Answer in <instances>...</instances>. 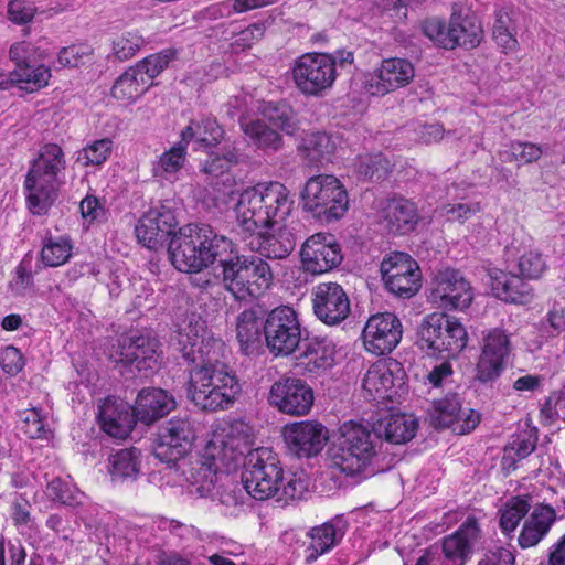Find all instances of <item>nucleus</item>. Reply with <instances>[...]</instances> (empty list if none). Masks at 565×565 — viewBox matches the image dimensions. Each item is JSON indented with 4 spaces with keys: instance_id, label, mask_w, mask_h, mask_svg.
Wrapping results in <instances>:
<instances>
[{
    "instance_id": "nucleus-7",
    "label": "nucleus",
    "mask_w": 565,
    "mask_h": 565,
    "mask_svg": "<svg viewBox=\"0 0 565 565\" xmlns=\"http://www.w3.org/2000/svg\"><path fill=\"white\" fill-rule=\"evenodd\" d=\"M467 341V331L457 318L431 313L420 326L417 345L429 356L451 359L466 348Z\"/></svg>"
},
{
    "instance_id": "nucleus-9",
    "label": "nucleus",
    "mask_w": 565,
    "mask_h": 565,
    "mask_svg": "<svg viewBox=\"0 0 565 565\" xmlns=\"http://www.w3.org/2000/svg\"><path fill=\"white\" fill-rule=\"evenodd\" d=\"M264 119H256L243 126L244 134L258 149L268 152L282 147L280 129L292 135L298 129L295 111L286 104H267L263 109Z\"/></svg>"
},
{
    "instance_id": "nucleus-29",
    "label": "nucleus",
    "mask_w": 565,
    "mask_h": 565,
    "mask_svg": "<svg viewBox=\"0 0 565 565\" xmlns=\"http://www.w3.org/2000/svg\"><path fill=\"white\" fill-rule=\"evenodd\" d=\"M118 354L119 362L135 365L139 372L153 370L158 364L157 343L149 337L124 338Z\"/></svg>"
},
{
    "instance_id": "nucleus-39",
    "label": "nucleus",
    "mask_w": 565,
    "mask_h": 565,
    "mask_svg": "<svg viewBox=\"0 0 565 565\" xmlns=\"http://www.w3.org/2000/svg\"><path fill=\"white\" fill-rule=\"evenodd\" d=\"M308 536L310 543L306 548V563L310 564L338 545L343 537V532L332 523L326 522L312 527L308 532Z\"/></svg>"
},
{
    "instance_id": "nucleus-42",
    "label": "nucleus",
    "mask_w": 565,
    "mask_h": 565,
    "mask_svg": "<svg viewBox=\"0 0 565 565\" xmlns=\"http://www.w3.org/2000/svg\"><path fill=\"white\" fill-rule=\"evenodd\" d=\"M148 77L138 74V70L129 67L111 87V95L122 102H134L148 89Z\"/></svg>"
},
{
    "instance_id": "nucleus-38",
    "label": "nucleus",
    "mask_w": 565,
    "mask_h": 565,
    "mask_svg": "<svg viewBox=\"0 0 565 565\" xmlns=\"http://www.w3.org/2000/svg\"><path fill=\"white\" fill-rule=\"evenodd\" d=\"M555 520V512L551 507L535 508L529 520L525 521L519 535V544L524 547L536 545L548 532Z\"/></svg>"
},
{
    "instance_id": "nucleus-58",
    "label": "nucleus",
    "mask_w": 565,
    "mask_h": 565,
    "mask_svg": "<svg viewBox=\"0 0 565 565\" xmlns=\"http://www.w3.org/2000/svg\"><path fill=\"white\" fill-rule=\"evenodd\" d=\"M169 62L170 55L162 52L143 58L134 67L135 70H138V74H141L143 78L148 77V87H150L153 78L168 66Z\"/></svg>"
},
{
    "instance_id": "nucleus-32",
    "label": "nucleus",
    "mask_w": 565,
    "mask_h": 565,
    "mask_svg": "<svg viewBox=\"0 0 565 565\" xmlns=\"http://www.w3.org/2000/svg\"><path fill=\"white\" fill-rule=\"evenodd\" d=\"M381 217L390 232L402 235L412 232L418 222L415 204L404 198L387 200L381 211Z\"/></svg>"
},
{
    "instance_id": "nucleus-12",
    "label": "nucleus",
    "mask_w": 565,
    "mask_h": 565,
    "mask_svg": "<svg viewBox=\"0 0 565 565\" xmlns=\"http://www.w3.org/2000/svg\"><path fill=\"white\" fill-rule=\"evenodd\" d=\"M263 329L266 344L275 354L288 355L299 345L301 327L296 311L290 307L280 306L271 310Z\"/></svg>"
},
{
    "instance_id": "nucleus-52",
    "label": "nucleus",
    "mask_w": 565,
    "mask_h": 565,
    "mask_svg": "<svg viewBox=\"0 0 565 565\" xmlns=\"http://www.w3.org/2000/svg\"><path fill=\"white\" fill-rule=\"evenodd\" d=\"M145 41L136 31H125L113 40V54L119 61H126L135 56Z\"/></svg>"
},
{
    "instance_id": "nucleus-3",
    "label": "nucleus",
    "mask_w": 565,
    "mask_h": 565,
    "mask_svg": "<svg viewBox=\"0 0 565 565\" xmlns=\"http://www.w3.org/2000/svg\"><path fill=\"white\" fill-rule=\"evenodd\" d=\"M210 354L191 371L188 395L191 401L206 412H215L232 406L241 392L234 372L221 361L225 352L224 342H213Z\"/></svg>"
},
{
    "instance_id": "nucleus-54",
    "label": "nucleus",
    "mask_w": 565,
    "mask_h": 565,
    "mask_svg": "<svg viewBox=\"0 0 565 565\" xmlns=\"http://www.w3.org/2000/svg\"><path fill=\"white\" fill-rule=\"evenodd\" d=\"M111 151V139L103 138L83 148L78 153L77 160L84 166H100L109 158Z\"/></svg>"
},
{
    "instance_id": "nucleus-10",
    "label": "nucleus",
    "mask_w": 565,
    "mask_h": 565,
    "mask_svg": "<svg viewBox=\"0 0 565 565\" xmlns=\"http://www.w3.org/2000/svg\"><path fill=\"white\" fill-rule=\"evenodd\" d=\"M337 76L335 57L328 53H306L295 61L292 67L294 83L307 97L324 96Z\"/></svg>"
},
{
    "instance_id": "nucleus-1",
    "label": "nucleus",
    "mask_w": 565,
    "mask_h": 565,
    "mask_svg": "<svg viewBox=\"0 0 565 565\" xmlns=\"http://www.w3.org/2000/svg\"><path fill=\"white\" fill-rule=\"evenodd\" d=\"M254 443L253 427L243 420H234L226 428L214 433L204 449V462L194 476L196 494H209L222 475L227 476L239 466L244 452Z\"/></svg>"
},
{
    "instance_id": "nucleus-23",
    "label": "nucleus",
    "mask_w": 565,
    "mask_h": 565,
    "mask_svg": "<svg viewBox=\"0 0 565 565\" xmlns=\"http://www.w3.org/2000/svg\"><path fill=\"white\" fill-rule=\"evenodd\" d=\"M312 308L324 324L338 326L350 313V299L341 285L320 282L312 288Z\"/></svg>"
},
{
    "instance_id": "nucleus-24",
    "label": "nucleus",
    "mask_w": 565,
    "mask_h": 565,
    "mask_svg": "<svg viewBox=\"0 0 565 565\" xmlns=\"http://www.w3.org/2000/svg\"><path fill=\"white\" fill-rule=\"evenodd\" d=\"M177 225L172 210L163 204L150 207L138 221L135 233L139 243L149 249L162 247L173 236Z\"/></svg>"
},
{
    "instance_id": "nucleus-62",
    "label": "nucleus",
    "mask_w": 565,
    "mask_h": 565,
    "mask_svg": "<svg viewBox=\"0 0 565 565\" xmlns=\"http://www.w3.org/2000/svg\"><path fill=\"white\" fill-rule=\"evenodd\" d=\"M0 365L7 374L17 375L24 366L23 355L17 348L6 347L0 351Z\"/></svg>"
},
{
    "instance_id": "nucleus-57",
    "label": "nucleus",
    "mask_w": 565,
    "mask_h": 565,
    "mask_svg": "<svg viewBox=\"0 0 565 565\" xmlns=\"http://www.w3.org/2000/svg\"><path fill=\"white\" fill-rule=\"evenodd\" d=\"M535 449V444L529 438L518 436L504 448L502 466L504 469L513 468L516 460L527 457Z\"/></svg>"
},
{
    "instance_id": "nucleus-47",
    "label": "nucleus",
    "mask_w": 565,
    "mask_h": 565,
    "mask_svg": "<svg viewBox=\"0 0 565 565\" xmlns=\"http://www.w3.org/2000/svg\"><path fill=\"white\" fill-rule=\"evenodd\" d=\"M140 451L136 448L121 449L109 459V472L114 480L135 477L138 472Z\"/></svg>"
},
{
    "instance_id": "nucleus-64",
    "label": "nucleus",
    "mask_w": 565,
    "mask_h": 565,
    "mask_svg": "<svg viewBox=\"0 0 565 565\" xmlns=\"http://www.w3.org/2000/svg\"><path fill=\"white\" fill-rule=\"evenodd\" d=\"M238 157L234 151H228L223 157H214L211 160L206 161L203 171L206 174H211L214 177L222 175L225 171H227L231 164L237 163Z\"/></svg>"
},
{
    "instance_id": "nucleus-27",
    "label": "nucleus",
    "mask_w": 565,
    "mask_h": 565,
    "mask_svg": "<svg viewBox=\"0 0 565 565\" xmlns=\"http://www.w3.org/2000/svg\"><path fill=\"white\" fill-rule=\"evenodd\" d=\"M480 539L477 520L468 518L455 533L443 539L441 550L447 565H463Z\"/></svg>"
},
{
    "instance_id": "nucleus-25",
    "label": "nucleus",
    "mask_w": 565,
    "mask_h": 565,
    "mask_svg": "<svg viewBox=\"0 0 565 565\" xmlns=\"http://www.w3.org/2000/svg\"><path fill=\"white\" fill-rule=\"evenodd\" d=\"M284 439L290 454L298 458H309L323 449L328 430L319 422L301 420L284 427Z\"/></svg>"
},
{
    "instance_id": "nucleus-36",
    "label": "nucleus",
    "mask_w": 565,
    "mask_h": 565,
    "mask_svg": "<svg viewBox=\"0 0 565 565\" xmlns=\"http://www.w3.org/2000/svg\"><path fill=\"white\" fill-rule=\"evenodd\" d=\"M245 255L234 256L220 262L221 278L223 288L230 292L236 300L248 301L247 285L245 278Z\"/></svg>"
},
{
    "instance_id": "nucleus-51",
    "label": "nucleus",
    "mask_w": 565,
    "mask_h": 565,
    "mask_svg": "<svg viewBox=\"0 0 565 565\" xmlns=\"http://www.w3.org/2000/svg\"><path fill=\"white\" fill-rule=\"evenodd\" d=\"M263 324L252 310H245L238 316L236 326L237 340L244 350L259 339Z\"/></svg>"
},
{
    "instance_id": "nucleus-48",
    "label": "nucleus",
    "mask_w": 565,
    "mask_h": 565,
    "mask_svg": "<svg viewBox=\"0 0 565 565\" xmlns=\"http://www.w3.org/2000/svg\"><path fill=\"white\" fill-rule=\"evenodd\" d=\"M530 508L531 503L522 497H511L499 511L501 530L507 534L513 532Z\"/></svg>"
},
{
    "instance_id": "nucleus-17",
    "label": "nucleus",
    "mask_w": 565,
    "mask_h": 565,
    "mask_svg": "<svg viewBox=\"0 0 565 565\" xmlns=\"http://www.w3.org/2000/svg\"><path fill=\"white\" fill-rule=\"evenodd\" d=\"M213 342L222 341L206 337L205 322L201 317L191 313L178 324L174 344L188 363L195 365L206 360Z\"/></svg>"
},
{
    "instance_id": "nucleus-43",
    "label": "nucleus",
    "mask_w": 565,
    "mask_h": 565,
    "mask_svg": "<svg viewBox=\"0 0 565 565\" xmlns=\"http://www.w3.org/2000/svg\"><path fill=\"white\" fill-rule=\"evenodd\" d=\"M301 150L312 164L328 162L335 150V141L324 132H310L302 139Z\"/></svg>"
},
{
    "instance_id": "nucleus-55",
    "label": "nucleus",
    "mask_w": 565,
    "mask_h": 565,
    "mask_svg": "<svg viewBox=\"0 0 565 565\" xmlns=\"http://www.w3.org/2000/svg\"><path fill=\"white\" fill-rule=\"evenodd\" d=\"M354 164L359 174L370 179H381L390 169V162L382 153L359 156Z\"/></svg>"
},
{
    "instance_id": "nucleus-63",
    "label": "nucleus",
    "mask_w": 565,
    "mask_h": 565,
    "mask_svg": "<svg viewBox=\"0 0 565 565\" xmlns=\"http://www.w3.org/2000/svg\"><path fill=\"white\" fill-rule=\"evenodd\" d=\"M35 13V8L24 0H11L8 4L9 19L18 24L30 22Z\"/></svg>"
},
{
    "instance_id": "nucleus-6",
    "label": "nucleus",
    "mask_w": 565,
    "mask_h": 565,
    "mask_svg": "<svg viewBox=\"0 0 565 565\" xmlns=\"http://www.w3.org/2000/svg\"><path fill=\"white\" fill-rule=\"evenodd\" d=\"M377 439L373 431L354 422L344 423L327 450L331 468L348 476L365 473L376 455Z\"/></svg>"
},
{
    "instance_id": "nucleus-13",
    "label": "nucleus",
    "mask_w": 565,
    "mask_h": 565,
    "mask_svg": "<svg viewBox=\"0 0 565 565\" xmlns=\"http://www.w3.org/2000/svg\"><path fill=\"white\" fill-rule=\"evenodd\" d=\"M381 274L387 290L401 298H411L420 288L419 266L406 253L396 252L384 257Z\"/></svg>"
},
{
    "instance_id": "nucleus-45",
    "label": "nucleus",
    "mask_w": 565,
    "mask_h": 565,
    "mask_svg": "<svg viewBox=\"0 0 565 565\" xmlns=\"http://www.w3.org/2000/svg\"><path fill=\"white\" fill-rule=\"evenodd\" d=\"M44 40H38L32 43L29 41L15 42L10 46L9 57L14 63L15 68L34 64L50 56L47 49L43 47Z\"/></svg>"
},
{
    "instance_id": "nucleus-18",
    "label": "nucleus",
    "mask_w": 565,
    "mask_h": 565,
    "mask_svg": "<svg viewBox=\"0 0 565 565\" xmlns=\"http://www.w3.org/2000/svg\"><path fill=\"white\" fill-rule=\"evenodd\" d=\"M405 372L396 360H380L366 371L362 387L373 401H392L404 386Z\"/></svg>"
},
{
    "instance_id": "nucleus-37",
    "label": "nucleus",
    "mask_w": 565,
    "mask_h": 565,
    "mask_svg": "<svg viewBox=\"0 0 565 565\" xmlns=\"http://www.w3.org/2000/svg\"><path fill=\"white\" fill-rule=\"evenodd\" d=\"M246 259L245 278L248 291L246 295L249 300H253L269 290L274 281V274L268 263L260 256H246Z\"/></svg>"
},
{
    "instance_id": "nucleus-61",
    "label": "nucleus",
    "mask_w": 565,
    "mask_h": 565,
    "mask_svg": "<svg viewBox=\"0 0 565 565\" xmlns=\"http://www.w3.org/2000/svg\"><path fill=\"white\" fill-rule=\"evenodd\" d=\"M22 430L32 439L42 438L45 435V424L40 412L35 408L22 413Z\"/></svg>"
},
{
    "instance_id": "nucleus-41",
    "label": "nucleus",
    "mask_w": 565,
    "mask_h": 565,
    "mask_svg": "<svg viewBox=\"0 0 565 565\" xmlns=\"http://www.w3.org/2000/svg\"><path fill=\"white\" fill-rule=\"evenodd\" d=\"M300 364L310 373L327 370L334 361V347L326 340L309 341L299 355Z\"/></svg>"
},
{
    "instance_id": "nucleus-15",
    "label": "nucleus",
    "mask_w": 565,
    "mask_h": 565,
    "mask_svg": "<svg viewBox=\"0 0 565 565\" xmlns=\"http://www.w3.org/2000/svg\"><path fill=\"white\" fill-rule=\"evenodd\" d=\"M481 353L476 365V380L481 383L494 381L501 374L511 352L510 334L501 328L482 332Z\"/></svg>"
},
{
    "instance_id": "nucleus-4",
    "label": "nucleus",
    "mask_w": 565,
    "mask_h": 565,
    "mask_svg": "<svg viewBox=\"0 0 565 565\" xmlns=\"http://www.w3.org/2000/svg\"><path fill=\"white\" fill-rule=\"evenodd\" d=\"M168 252L173 266L184 273H199L217 257L233 252V243L210 225L188 224L173 234Z\"/></svg>"
},
{
    "instance_id": "nucleus-46",
    "label": "nucleus",
    "mask_w": 565,
    "mask_h": 565,
    "mask_svg": "<svg viewBox=\"0 0 565 565\" xmlns=\"http://www.w3.org/2000/svg\"><path fill=\"white\" fill-rule=\"evenodd\" d=\"M185 157L186 146L182 140H180L172 148L164 151L153 163V175L163 179L173 177L182 169L185 162Z\"/></svg>"
},
{
    "instance_id": "nucleus-28",
    "label": "nucleus",
    "mask_w": 565,
    "mask_h": 565,
    "mask_svg": "<svg viewBox=\"0 0 565 565\" xmlns=\"http://www.w3.org/2000/svg\"><path fill=\"white\" fill-rule=\"evenodd\" d=\"M431 419L435 426L440 428L450 427L462 420L460 433L466 434L477 427L480 416L473 409H462L458 395L449 394L434 402Z\"/></svg>"
},
{
    "instance_id": "nucleus-22",
    "label": "nucleus",
    "mask_w": 565,
    "mask_h": 565,
    "mask_svg": "<svg viewBox=\"0 0 565 565\" xmlns=\"http://www.w3.org/2000/svg\"><path fill=\"white\" fill-rule=\"evenodd\" d=\"M402 334V322L394 313H376L371 316L364 326L363 344L367 352L384 355L397 347Z\"/></svg>"
},
{
    "instance_id": "nucleus-34",
    "label": "nucleus",
    "mask_w": 565,
    "mask_h": 565,
    "mask_svg": "<svg viewBox=\"0 0 565 565\" xmlns=\"http://www.w3.org/2000/svg\"><path fill=\"white\" fill-rule=\"evenodd\" d=\"M449 38L452 49L463 46L476 47L482 40V28L477 17L470 13L452 12L449 23Z\"/></svg>"
},
{
    "instance_id": "nucleus-35",
    "label": "nucleus",
    "mask_w": 565,
    "mask_h": 565,
    "mask_svg": "<svg viewBox=\"0 0 565 565\" xmlns=\"http://www.w3.org/2000/svg\"><path fill=\"white\" fill-rule=\"evenodd\" d=\"M418 423L411 416L405 414L390 415L381 420L373 434L377 441L384 438L391 444H405L409 441L417 430Z\"/></svg>"
},
{
    "instance_id": "nucleus-56",
    "label": "nucleus",
    "mask_w": 565,
    "mask_h": 565,
    "mask_svg": "<svg viewBox=\"0 0 565 565\" xmlns=\"http://www.w3.org/2000/svg\"><path fill=\"white\" fill-rule=\"evenodd\" d=\"M423 33L436 45L452 50V42L449 38V26L438 18L427 19L422 23Z\"/></svg>"
},
{
    "instance_id": "nucleus-44",
    "label": "nucleus",
    "mask_w": 565,
    "mask_h": 565,
    "mask_svg": "<svg viewBox=\"0 0 565 565\" xmlns=\"http://www.w3.org/2000/svg\"><path fill=\"white\" fill-rule=\"evenodd\" d=\"M73 244L68 236L47 235L43 238L41 260L47 267H58L72 257Z\"/></svg>"
},
{
    "instance_id": "nucleus-49",
    "label": "nucleus",
    "mask_w": 565,
    "mask_h": 565,
    "mask_svg": "<svg viewBox=\"0 0 565 565\" xmlns=\"http://www.w3.org/2000/svg\"><path fill=\"white\" fill-rule=\"evenodd\" d=\"M51 76V68L43 64L35 67L33 64H29L14 68L11 73L12 82L25 84L26 88L31 90H38L47 86Z\"/></svg>"
},
{
    "instance_id": "nucleus-14",
    "label": "nucleus",
    "mask_w": 565,
    "mask_h": 565,
    "mask_svg": "<svg viewBox=\"0 0 565 565\" xmlns=\"http://www.w3.org/2000/svg\"><path fill=\"white\" fill-rule=\"evenodd\" d=\"M428 298L438 309L463 310L472 302L473 294L469 281L460 271L447 268L435 276Z\"/></svg>"
},
{
    "instance_id": "nucleus-16",
    "label": "nucleus",
    "mask_w": 565,
    "mask_h": 565,
    "mask_svg": "<svg viewBox=\"0 0 565 565\" xmlns=\"http://www.w3.org/2000/svg\"><path fill=\"white\" fill-rule=\"evenodd\" d=\"M415 77L411 61L399 57L385 58L364 77L363 88L371 96H385L407 86Z\"/></svg>"
},
{
    "instance_id": "nucleus-11",
    "label": "nucleus",
    "mask_w": 565,
    "mask_h": 565,
    "mask_svg": "<svg viewBox=\"0 0 565 565\" xmlns=\"http://www.w3.org/2000/svg\"><path fill=\"white\" fill-rule=\"evenodd\" d=\"M276 454L267 447L248 450L241 482L246 494H273L279 491L282 470Z\"/></svg>"
},
{
    "instance_id": "nucleus-40",
    "label": "nucleus",
    "mask_w": 565,
    "mask_h": 565,
    "mask_svg": "<svg viewBox=\"0 0 565 565\" xmlns=\"http://www.w3.org/2000/svg\"><path fill=\"white\" fill-rule=\"evenodd\" d=\"M222 136L223 130L213 118L191 120L181 131V140L186 147L191 141L206 148L214 147L220 142Z\"/></svg>"
},
{
    "instance_id": "nucleus-60",
    "label": "nucleus",
    "mask_w": 565,
    "mask_h": 565,
    "mask_svg": "<svg viewBox=\"0 0 565 565\" xmlns=\"http://www.w3.org/2000/svg\"><path fill=\"white\" fill-rule=\"evenodd\" d=\"M542 148L532 142L512 141L510 145V158L508 161H520L523 163L536 162L542 157Z\"/></svg>"
},
{
    "instance_id": "nucleus-8",
    "label": "nucleus",
    "mask_w": 565,
    "mask_h": 565,
    "mask_svg": "<svg viewBox=\"0 0 565 565\" xmlns=\"http://www.w3.org/2000/svg\"><path fill=\"white\" fill-rule=\"evenodd\" d=\"M301 200L306 211L327 222L341 218L349 206L344 186L330 174L311 177L305 184Z\"/></svg>"
},
{
    "instance_id": "nucleus-50",
    "label": "nucleus",
    "mask_w": 565,
    "mask_h": 565,
    "mask_svg": "<svg viewBox=\"0 0 565 565\" xmlns=\"http://www.w3.org/2000/svg\"><path fill=\"white\" fill-rule=\"evenodd\" d=\"M516 259L518 273L526 279H537L546 268L542 254L535 248H523Z\"/></svg>"
},
{
    "instance_id": "nucleus-30",
    "label": "nucleus",
    "mask_w": 565,
    "mask_h": 565,
    "mask_svg": "<svg viewBox=\"0 0 565 565\" xmlns=\"http://www.w3.org/2000/svg\"><path fill=\"white\" fill-rule=\"evenodd\" d=\"M134 407L137 419L150 425L169 414L175 407V401L164 390L143 388L139 392Z\"/></svg>"
},
{
    "instance_id": "nucleus-53",
    "label": "nucleus",
    "mask_w": 565,
    "mask_h": 565,
    "mask_svg": "<svg viewBox=\"0 0 565 565\" xmlns=\"http://www.w3.org/2000/svg\"><path fill=\"white\" fill-rule=\"evenodd\" d=\"M539 328L552 338L565 332V301H555L541 319Z\"/></svg>"
},
{
    "instance_id": "nucleus-5",
    "label": "nucleus",
    "mask_w": 565,
    "mask_h": 565,
    "mask_svg": "<svg viewBox=\"0 0 565 565\" xmlns=\"http://www.w3.org/2000/svg\"><path fill=\"white\" fill-rule=\"evenodd\" d=\"M65 164L64 152L58 145L47 143L41 147L24 182L29 209L33 214L46 213L55 201Z\"/></svg>"
},
{
    "instance_id": "nucleus-19",
    "label": "nucleus",
    "mask_w": 565,
    "mask_h": 565,
    "mask_svg": "<svg viewBox=\"0 0 565 565\" xmlns=\"http://www.w3.org/2000/svg\"><path fill=\"white\" fill-rule=\"evenodd\" d=\"M194 438L190 420L173 417L161 428L153 454L162 462L175 463L190 452Z\"/></svg>"
},
{
    "instance_id": "nucleus-26",
    "label": "nucleus",
    "mask_w": 565,
    "mask_h": 565,
    "mask_svg": "<svg viewBox=\"0 0 565 565\" xmlns=\"http://www.w3.org/2000/svg\"><path fill=\"white\" fill-rule=\"evenodd\" d=\"M300 222H290L273 233L269 230H263V233L255 234L245 242L249 249L258 253L262 258L281 259L296 247L300 238Z\"/></svg>"
},
{
    "instance_id": "nucleus-20",
    "label": "nucleus",
    "mask_w": 565,
    "mask_h": 565,
    "mask_svg": "<svg viewBox=\"0 0 565 565\" xmlns=\"http://www.w3.org/2000/svg\"><path fill=\"white\" fill-rule=\"evenodd\" d=\"M300 255L303 270L312 275L328 273L343 259L341 246L329 233H316L308 237L301 246Z\"/></svg>"
},
{
    "instance_id": "nucleus-33",
    "label": "nucleus",
    "mask_w": 565,
    "mask_h": 565,
    "mask_svg": "<svg viewBox=\"0 0 565 565\" xmlns=\"http://www.w3.org/2000/svg\"><path fill=\"white\" fill-rule=\"evenodd\" d=\"M491 287L495 295L507 302L529 303L533 298L531 286L520 274L493 270L490 274Z\"/></svg>"
},
{
    "instance_id": "nucleus-21",
    "label": "nucleus",
    "mask_w": 565,
    "mask_h": 565,
    "mask_svg": "<svg viewBox=\"0 0 565 565\" xmlns=\"http://www.w3.org/2000/svg\"><path fill=\"white\" fill-rule=\"evenodd\" d=\"M268 401L284 414L303 416L310 412L315 395L305 381L284 377L271 385Z\"/></svg>"
},
{
    "instance_id": "nucleus-59",
    "label": "nucleus",
    "mask_w": 565,
    "mask_h": 565,
    "mask_svg": "<svg viewBox=\"0 0 565 565\" xmlns=\"http://www.w3.org/2000/svg\"><path fill=\"white\" fill-rule=\"evenodd\" d=\"M93 50L86 44L63 47L57 54V62L65 67H78L90 57Z\"/></svg>"
},
{
    "instance_id": "nucleus-31",
    "label": "nucleus",
    "mask_w": 565,
    "mask_h": 565,
    "mask_svg": "<svg viewBox=\"0 0 565 565\" xmlns=\"http://www.w3.org/2000/svg\"><path fill=\"white\" fill-rule=\"evenodd\" d=\"M99 420L108 435L124 439L131 433L138 419L135 415V407L131 408L124 403L117 404L107 398L99 407Z\"/></svg>"
},
{
    "instance_id": "nucleus-2",
    "label": "nucleus",
    "mask_w": 565,
    "mask_h": 565,
    "mask_svg": "<svg viewBox=\"0 0 565 565\" xmlns=\"http://www.w3.org/2000/svg\"><path fill=\"white\" fill-rule=\"evenodd\" d=\"M292 200L280 182L258 183L244 190L235 204L236 226L244 241L274 230L289 215Z\"/></svg>"
}]
</instances>
